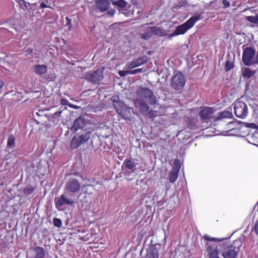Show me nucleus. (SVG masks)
<instances>
[{
	"label": "nucleus",
	"instance_id": "f257e3e1",
	"mask_svg": "<svg viewBox=\"0 0 258 258\" xmlns=\"http://www.w3.org/2000/svg\"><path fill=\"white\" fill-rule=\"evenodd\" d=\"M204 240L214 242L216 245V249L218 252H222V255L224 258H235L237 255L238 251L236 250L235 245L237 243L240 244L238 246L241 245L240 240H235L231 244L230 243L229 238H217L212 237L208 235H205L203 236Z\"/></svg>",
	"mask_w": 258,
	"mask_h": 258
},
{
	"label": "nucleus",
	"instance_id": "f03ea898",
	"mask_svg": "<svg viewBox=\"0 0 258 258\" xmlns=\"http://www.w3.org/2000/svg\"><path fill=\"white\" fill-rule=\"evenodd\" d=\"M136 94L138 98L142 100H146L152 105H155L157 103V99L152 90L147 87H140L136 91Z\"/></svg>",
	"mask_w": 258,
	"mask_h": 258
},
{
	"label": "nucleus",
	"instance_id": "7ed1b4c3",
	"mask_svg": "<svg viewBox=\"0 0 258 258\" xmlns=\"http://www.w3.org/2000/svg\"><path fill=\"white\" fill-rule=\"evenodd\" d=\"M201 18V15L194 16L183 24L176 27L175 31L178 35L184 34L188 29L192 28L195 24Z\"/></svg>",
	"mask_w": 258,
	"mask_h": 258
},
{
	"label": "nucleus",
	"instance_id": "20e7f679",
	"mask_svg": "<svg viewBox=\"0 0 258 258\" xmlns=\"http://www.w3.org/2000/svg\"><path fill=\"white\" fill-rule=\"evenodd\" d=\"M91 135L90 132H85L81 135H75L71 141L70 148L72 149H77L82 144L87 142L90 139Z\"/></svg>",
	"mask_w": 258,
	"mask_h": 258
},
{
	"label": "nucleus",
	"instance_id": "39448f33",
	"mask_svg": "<svg viewBox=\"0 0 258 258\" xmlns=\"http://www.w3.org/2000/svg\"><path fill=\"white\" fill-rule=\"evenodd\" d=\"M233 105L236 116L242 119L245 118L248 114V108L246 103L239 99H237Z\"/></svg>",
	"mask_w": 258,
	"mask_h": 258
},
{
	"label": "nucleus",
	"instance_id": "423d86ee",
	"mask_svg": "<svg viewBox=\"0 0 258 258\" xmlns=\"http://www.w3.org/2000/svg\"><path fill=\"white\" fill-rule=\"evenodd\" d=\"M185 82V78L183 74L178 72L174 74L171 79V86L174 90L180 91L184 88Z\"/></svg>",
	"mask_w": 258,
	"mask_h": 258
},
{
	"label": "nucleus",
	"instance_id": "0eeeda50",
	"mask_svg": "<svg viewBox=\"0 0 258 258\" xmlns=\"http://www.w3.org/2000/svg\"><path fill=\"white\" fill-rule=\"evenodd\" d=\"M88 82L93 84H98L103 79V71L98 69L95 71L86 72L83 77Z\"/></svg>",
	"mask_w": 258,
	"mask_h": 258
},
{
	"label": "nucleus",
	"instance_id": "6e6552de",
	"mask_svg": "<svg viewBox=\"0 0 258 258\" xmlns=\"http://www.w3.org/2000/svg\"><path fill=\"white\" fill-rule=\"evenodd\" d=\"M255 50L252 47H247L243 49L242 60L246 66H250L254 64Z\"/></svg>",
	"mask_w": 258,
	"mask_h": 258
},
{
	"label": "nucleus",
	"instance_id": "1a4fd4ad",
	"mask_svg": "<svg viewBox=\"0 0 258 258\" xmlns=\"http://www.w3.org/2000/svg\"><path fill=\"white\" fill-rule=\"evenodd\" d=\"M81 184L79 181L76 178H70L66 183L64 191L71 195L78 192L81 189Z\"/></svg>",
	"mask_w": 258,
	"mask_h": 258
},
{
	"label": "nucleus",
	"instance_id": "9d476101",
	"mask_svg": "<svg viewBox=\"0 0 258 258\" xmlns=\"http://www.w3.org/2000/svg\"><path fill=\"white\" fill-rule=\"evenodd\" d=\"M134 107L142 115H145L149 111L150 107L146 102L140 98L133 100Z\"/></svg>",
	"mask_w": 258,
	"mask_h": 258
},
{
	"label": "nucleus",
	"instance_id": "9b49d317",
	"mask_svg": "<svg viewBox=\"0 0 258 258\" xmlns=\"http://www.w3.org/2000/svg\"><path fill=\"white\" fill-rule=\"evenodd\" d=\"M55 207L57 209L60 210V208L64 205H73L75 201L74 200L68 198L66 195L62 194L61 196L55 197L54 200Z\"/></svg>",
	"mask_w": 258,
	"mask_h": 258
},
{
	"label": "nucleus",
	"instance_id": "f8f14e48",
	"mask_svg": "<svg viewBox=\"0 0 258 258\" xmlns=\"http://www.w3.org/2000/svg\"><path fill=\"white\" fill-rule=\"evenodd\" d=\"M122 169L124 171V175L129 176L131 173L135 172L136 170V164L130 159H125L121 166Z\"/></svg>",
	"mask_w": 258,
	"mask_h": 258
},
{
	"label": "nucleus",
	"instance_id": "ddd939ff",
	"mask_svg": "<svg viewBox=\"0 0 258 258\" xmlns=\"http://www.w3.org/2000/svg\"><path fill=\"white\" fill-rule=\"evenodd\" d=\"M214 111L213 107H204L200 111L199 116L203 120H209L212 117Z\"/></svg>",
	"mask_w": 258,
	"mask_h": 258
},
{
	"label": "nucleus",
	"instance_id": "4468645a",
	"mask_svg": "<svg viewBox=\"0 0 258 258\" xmlns=\"http://www.w3.org/2000/svg\"><path fill=\"white\" fill-rule=\"evenodd\" d=\"M147 61V57L146 56L140 57L134 60L130 63H127L126 65V68L127 70H132L146 63Z\"/></svg>",
	"mask_w": 258,
	"mask_h": 258
},
{
	"label": "nucleus",
	"instance_id": "2eb2a0df",
	"mask_svg": "<svg viewBox=\"0 0 258 258\" xmlns=\"http://www.w3.org/2000/svg\"><path fill=\"white\" fill-rule=\"evenodd\" d=\"M96 4L97 9L101 12L106 11L110 7V3L107 0H97Z\"/></svg>",
	"mask_w": 258,
	"mask_h": 258
},
{
	"label": "nucleus",
	"instance_id": "dca6fc26",
	"mask_svg": "<svg viewBox=\"0 0 258 258\" xmlns=\"http://www.w3.org/2000/svg\"><path fill=\"white\" fill-rule=\"evenodd\" d=\"M85 125V120L81 117L77 118L72 126L71 130L74 132H76L79 129L83 128Z\"/></svg>",
	"mask_w": 258,
	"mask_h": 258
},
{
	"label": "nucleus",
	"instance_id": "f3484780",
	"mask_svg": "<svg viewBox=\"0 0 258 258\" xmlns=\"http://www.w3.org/2000/svg\"><path fill=\"white\" fill-rule=\"evenodd\" d=\"M232 117L231 109H230V110H225L222 112H219L218 115L214 118V121H216L225 118H231Z\"/></svg>",
	"mask_w": 258,
	"mask_h": 258
},
{
	"label": "nucleus",
	"instance_id": "a211bd4d",
	"mask_svg": "<svg viewBox=\"0 0 258 258\" xmlns=\"http://www.w3.org/2000/svg\"><path fill=\"white\" fill-rule=\"evenodd\" d=\"M146 258H159L158 250L155 244L151 245L147 249Z\"/></svg>",
	"mask_w": 258,
	"mask_h": 258
},
{
	"label": "nucleus",
	"instance_id": "6ab92c4d",
	"mask_svg": "<svg viewBox=\"0 0 258 258\" xmlns=\"http://www.w3.org/2000/svg\"><path fill=\"white\" fill-rule=\"evenodd\" d=\"M34 72L39 75L45 74L47 71V67L45 64H36L34 66Z\"/></svg>",
	"mask_w": 258,
	"mask_h": 258
},
{
	"label": "nucleus",
	"instance_id": "aec40b11",
	"mask_svg": "<svg viewBox=\"0 0 258 258\" xmlns=\"http://www.w3.org/2000/svg\"><path fill=\"white\" fill-rule=\"evenodd\" d=\"M132 109V108L126 106L122 110V113L118 114L121 116L122 118L126 120H130L131 111Z\"/></svg>",
	"mask_w": 258,
	"mask_h": 258
},
{
	"label": "nucleus",
	"instance_id": "412c9836",
	"mask_svg": "<svg viewBox=\"0 0 258 258\" xmlns=\"http://www.w3.org/2000/svg\"><path fill=\"white\" fill-rule=\"evenodd\" d=\"M188 127L191 130H195L198 127V120L195 118H188L187 120Z\"/></svg>",
	"mask_w": 258,
	"mask_h": 258
},
{
	"label": "nucleus",
	"instance_id": "4be33fe9",
	"mask_svg": "<svg viewBox=\"0 0 258 258\" xmlns=\"http://www.w3.org/2000/svg\"><path fill=\"white\" fill-rule=\"evenodd\" d=\"M114 109L117 113H121L122 110L126 106L120 101H114L113 103Z\"/></svg>",
	"mask_w": 258,
	"mask_h": 258
},
{
	"label": "nucleus",
	"instance_id": "5701e85b",
	"mask_svg": "<svg viewBox=\"0 0 258 258\" xmlns=\"http://www.w3.org/2000/svg\"><path fill=\"white\" fill-rule=\"evenodd\" d=\"M15 140L16 137L13 135H10L8 138L7 148L8 149L14 148L15 147Z\"/></svg>",
	"mask_w": 258,
	"mask_h": 258
},
{
	"label": "nucleus",
	"instance_id": "b1692460",
	"mask_svg": "<svg viewBox=\"0 0 258 258\" xmlns=\"http://www.w3.org/2000/svg\"><path fill=\"white\" fill-rule=\"evenodd\" d=\"M37 188V187L35 186H33L32 185H28L26 186L23 190L24 194L25 196H29L33 193Z\"/></svg>",
	"mask_w": 258,
	"mask_h": 258
},
{
	"label": "nucleus",
	"instance_id": "393cba45",
	"mask_svg": "<svg viewBox=\"0 0 258 258\" xmlns=\"http://www.w3.org/2000/svg\"><path fill=\"white\" fill-rule=\"evenodd\" d=\"M62 111H58L54 112L51 116V119L52 121L54 122L55 124H57L59 121V117L61 116Z\"/></svg>",
	"mask_w": 258,
	"mask_h": 258
},
{
	"label": "nucleus",
	"instance_id": "a878e982",
	"mask_svg": "<svg viewBox=\"0 0 258 258\" xmlns=\"http://www.w3.org/2000/svg\"><path fill=\"white\" fill-rule=\"evenodd\" d=\"M178 172L171 170L169 175V179L171 183H174L178 177Z\"/></svg>",
	"mask_w": 258,
	"mask_h": 258
},
{
	"label": "nucleus",
	"instance_id": "bb28decb",
	"mask_svg": "<svg viewBox=\"0 0 258 258\" xmlns=\"http://www.w3.org/2000/svg\"><path fill=\"white\" fill-rule=\"evenodd\" d=\"M112 4L113 5L116 6L121 8H125L127 5V2L124 0H117L113 1Z\"/></svg>",
	"mask_w": 258,
	"mask_h": 258
},
{
	"label": "nucleus",
	"instance_id": "cd10ccee",
	"mask_svg": "<svg viewBox=\"0 0 258 258\" xmlns=\"http://www.w3.org/2000/svg\"><path fill=\"white\" fill-rule=\"evenodd\" d=\"M254 74V72H252L248 68H245L242 72L243 77H246L248 78L251 77Z\"/></svg>",
	"mask_w": 258,
	"mask_h": 258
},
{
	"label": "nucleus",
	"instance_id": "c85d7f7f",
	"mask_svg": "<svg viewBox=\"0 0 258 258\" xmlns=\"http://www.w3.org/2000/svg\"><path fill=\"white\" fill-rule=\"evenodd\" d=\"M181 167L180 161L179 159H176L173 162V165L171 170L179 172Z\"/></svg>",
	"mask_w": 258,
	"mask_h": 258
},
{
	"label": "nucleus",
	"instance_id": "c756f323",
	"mask_svg": "<svg viewBox=\"0 0 258 258\" xmlns=\"http://www.w3.org/2000/svg\"><path fill=\"white\" fill-rule=\"evenodd\" d=\"M246 20L249 22L258 25V14H256L254 16H247Z\"/></svg>",
	"mask_w": 258,
	"mask_h": 258
},
{
	"label": "nucleus",
	"instance_id": "7c9ffc66",
	"mask_svg": "<svg viewBox=\"0 0 258 258\" xmlns=\"http://www.w3.org/2000/svg\"><path fill=\"white\" fill-rule=\"evenodd\" d=\"M234 67V64L232 62L229 60L226 61L225 66L226 71H229Z\"/></svg>",
	"mask_w": 258,
	"mask_h": 258
},
{
	"label": "nucleus",
	"instance_id": "2f4dec72",
	"mask_svg": "<svg viewBox=\"0 0 258 258\" xmlns=\"http://www.w3.org/2000/svg\"><path fill=\"white\" fill-rule=\"evenodd\" d=\"M53 223L54 225L58 228L60 227L62 225L61 220L59 218H54L53 219Z\"/></svg>",
	"mask_w": 258,
	"mask_h": 258
},
{
	"label": "nucleus",
	"instance_id": "473e14b6",
	"mask_svg": "<svg viewBox=\"0 0 258 258\" xmlns=\"http://www.w3.org/2000/svg\"><path fill=\"white\" fill-rule=\"evenodd\" d=\"M67 21L66 25L69 27L68 29L70 31L72 30L73 28V25L72 24V20L68 17H66Z\"/></svg>",
	"mask_w": 258,
	"mask_h": 258
},
{
	"label": "nucleus",
	"instance_id": "72a5a7b5",
	"mask_svg": "<svg viewBox=\"0 0 258 258\" xmlns=\"http://www.w3.org/2000/svg\"><path fill=\"white\" fill-rule=\"evenodd\" d=\"M129 72H130V70L127 69L126 70H125V71H119L118 72V74L120 77H123L127 75L130 74Z\"/></svg>",
	"mask_w": 258,
	"mask_h": 258
},
{
	"label": "nucleus",
	"instance_id": "f704fd0d",
	"mask_svg": "<svg viewBox=\"0 0 258 258\" xmlns=\"http://www.w3.org/2000/svg\"><path fill=\"white\" fill-rule=\"evenodd\" d=\"M142 72V69H137L135 70H130V74L134 75L137 73H140Z\"/></svg>",
	"mask_w": 258,
	"mask_h": 258
},
{
	"label": "nucleus",
	"instance_id": "c9c22d12",
	"mask_svg": "<svg viewBox=\"0 0 258 258\" xmlns=\"http://www.w3.org/2000/svg\"><path fill=\"white\" fill-rule=\"evenodd\" d=\"M222 4L223 5V9H226L230 7V2L227 0H223L222 1Z\"/></svg>",
	"mask_w": 258,
	"mask_h": 258
},
{
	"label": "nucleus",
	"instance_id": "e433bc0d",
	"mask_svg": "<svg viewBox=\"0 0 258 258\" xmlns=\"http://www.w3.org/2000/svg\"><path fill=\"white\" fill-rule=\"evenodd\" d=\"M60 103L62 105H67L69 104V101L66 99L62 98L60 101Z\"/></svg>",
	"mask_w": 258,
	"mask_h": 258
},
{
	"label": "nucleus",
	"instance_id": "4c0bfd02",
	"mask_svg": "<svg viewBox=\"0 0 258 258\" xmlns=\"http://www.w3.org/2000/svg\"><path fill=\"white\" fill-rule=\"evenodd\" d=\"M146 115H148V117L150 118H153L154 117V111L149 109Z\"/></svg>",
	"mask_w": 258,
	"mask_h": 258
},
{
	"label": "nucleus",
	"instance_id": "58836bf2",
	"mask_svg": "<svg viewBox=\"0 0 258 258\" xmlns=\"http://www.w3.org/2000/svg\"><path fill=\"white\" fill-rule=\"evenodd\" d=\"M115 9H111L107 12V14L111 17H112L115 14Z\"/></svg>",
	"mask_w": 258,
	"mask_h": 258
},
{
	"label": "nucleus",
	"instance_id": "ea45409f",
	"mask_svg": "<svg viewBox=\"0 0 258 258\" xmlns=\"http://www.w3.org/2000/svg\"><path fill=\"white\" fill-rule=\"evenodd\" d=\"M254 230L255 233L258 235V220L255 222Z\"/></svg>",
	"mask_w": 258,
	"mask_h": 258
},
{
	"label": "nucleus",
	"instance_id": "a19ab883",
	"mask_svg": "<svg viewBox=\"0 0 258 258\" xmlns=\"http://www.w3.org/2000/svg\"><path fill=\"white\" fill-rule=\"evenodd\" d=\"M178 35L177 33H176V31H174L173 33H171L169 34V36H168V38L169 39H171L172 37L175 36H177Z\"/></svg>",
	"mask_w": 258,
	"mask_h": 258
},
{
	"label": "nucleus",
	"instance_id": "79ce46f5",
	"mask_svg": "<svg viewBox=\"0 0 258 258\" xmlns=\"http://www.w3.org/2000/svg\"><path fill=\"white\" fill-rule=\"evenodd\" d=\"M248 124L249 125H247V126L250 127L251 128H254L257 127V126L255 124L253 123H249Z\"/></svg>",
	"mask_w": 258,
	"mask_h": 258
},
{
	"label": "nucleus",
	"instance_id": "37998d69",
	"mask_svg": "<svg viewBox=\"0 0 258 258\" xmlns=\"http://www.w3.org/2000/svg\"><path fill=\"white\" fill-rule=\"evenodd\" d=\"M23 4L24 6L26 8H28V5H30V4H29V3L26 2H25V1H24V0H23Z\"/></svg>",
	"mask_w": 258,
	"mask_h": 258
},
{
	"label": "nucleus",
	"instance_id": "c03bdc74",
	"mask_svg": "<svg viewBox=\"0 0 258 258\" xmlns=\"http://www.w3.org/2000/svg\"><path fill=\"white\" fill-rule=\"evenodd\" d=\"M40 7H41V8L44 9L45 8H47V6L44 2H42L40 4Z\"/></svg>",
	"mask_w": 258,
	"mask_h": 258
},
{
	"label": "nucleus",
	"instance_id": "a18cd8bd",
	"mask_svg": "<svg viewBox=\"0 0 258 258\" xmlns=\"http://www.w3.org/2000/svg\"><path fill=\"white\" fill-rule=\"evenodd\" d=\"M160 31H162V33L164 32V31H163V30L161 28H158L157 29L156 33H158L159 32H160ZM166 34H162V35L165 36Z\"/></svg>",
	"mask_w": 258,
	"mask_h": 258
},
{
	"label": "nucleus",
	"instance_id": "49530a36",
	"mask_svg": "<svg viewBox=\"0 0 258 258\" xmlns=\"http://www.w3.org/2000/svg\"><path fill=\"white\" fill-rule=\"evenodd\" d=\"M4 85V82L2 80L0 79V90L2 88Z\"/></svg>",
	"mask_w": 258,
	"mask_h": 258
},
{
	"label": "nucleus",
	"instance_id": "de8ad7c7",
	"mask_svg": "<svg viewBox=\"0 0 258 258\" xmlns=\"http://www.w3.org/2000/svg\"><path fill=\"white\" fill-rule=\"evenodd\" d=\"M257 63L258 64V51H257L256 55V59L254 61V64Z\"/></svg>",
	"mask_w": 258,
	"mask_h": 258
},
{
	"label": "nucleus",
	"instance_id": "09e8293b",
	"mask_svg": "<svg viewBox=\"0 0 258 258\" xmlns=\"http://www.w3.org/2000/svg\"><path fill=\"white\" fill-rule=\"evenodd\" d=\"M142 38H143V39H147V36L143 34L142 36H141Z\"/></svg>",
	"mask_w": 258,
	"mask_h": 258
},
{
	"label": "nucleus",
	"instance_id": "8fccbe9b",
	"mask_svg": "<svg viewBox=\"0 0 258 258\" xmlns=\"http://www.w3.org/2000/svg\"><path fill=\"white\" fill-rule=\"evenodd\" d=\"M132 2H134V1H136V0H131Z\"/></svg>",
	"mask_w": 258,
	"mask_h": 258
},
{
	"label": "nucleus",
	"instance_id": "3c124183",
	"mask_svg": "<svg viewBox=\"0 0 258 258\" xmlns=\"http://www.w3.org/2000/svg\"><path fill=\"white\" fill-rule=\"evenodd\" d=\"M32 50L31 49L30 50H29V52H32Z\"/></svg>",
	"mask_w": 258,
	"mask_h": 258
},
{
	"label": "nucleus",
	"instance_id": "603ef678",
	"mask_svg": "<svg viewBox=\"0 0 258 258\" xmlns=\"http://www.w3.org/2000/svg\"><path fill=\"white\" fill-rule=\"evenodd\" d=\"M32 50L31 49L30 50H29V52H32Z\"/></svg>",
	"mask_w": 258,
	"mask_h": 258
},
{
	"label": "nucleus",
	"instance_id": "864d4df0",
	"mask_svg": "<svg viewBox=\"0 0 258 258\" xmlns=\"http://www.w3.org/2000/svg\"><path fill=\"white\" fill-rule=\"evenodd\" d=\"M155 196H156L155 195H154V198H155Z\"/></svg>",
	"mask_w": 258,
	"mask_h": 258
}]
</instances>
